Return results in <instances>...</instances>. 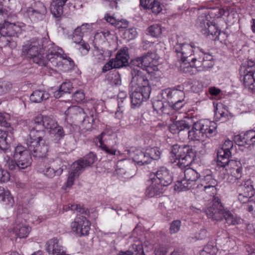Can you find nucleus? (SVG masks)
<instances>
[{
    "mask_svg": "<svg viewBox=\"0 0 255 255\" xmlns=\"http://www.w3.org/2000/svg\"><path fill=\"white\" fill-rule=\"evenodd\" d=\"M29 127V129H34L37 131L44 132L42 129L44 128L58 139L63 138L65 135L63 128L59 126L55 120L50 116L38 115L30 123Z\"/></svg>",
    "mask_w": 255,
    "mask_h": 255,
    "instance_id": "f257e3e1",
    "label": "nucleus"
},
{
    "mask_svg": "<svg viewBox=\"0 0 255 255\" xmlns=\"http://www.w3.org/2000/svg\"><path fill=\"white\" fill-rule=\"evenodd\" d=\"M216 133V123L208 120H202L194 123L188 131L189 139L193 141L204 140L207 137L215 135Z\"/></svg>",
    "mask_w": 255,
    "mask_h": 255,
    "instance_id": "f03ea898",
    "label": "nucleus"
},
{
    "mask_svg": "<svg viewBox=\"0 0 255 255\" xmlns=\"http://www.w3.org/2000/svg\"><path fill=\"white\" fill-rule=\"evenodd\" d=\"M44 135L43 131H37L34 129H29V137L26 143L29 151L35 157H45L48 152V146L43 139Z\"/></svg>",
    "mask_w": 255,
    "mask_h": 255,
    "instance_id": "7ed1b4c3",
    "label": "nucleus"
},
{
    "mask_svg": "<svg viewBox=\"0 0 255 255\" xmlns=\"http://www.w3.org/2000/svg\"><path fill=\"white\" fill-rule=\"evenodd\" d=\"M22 53L40 66H45L43 42L41 39L33 38L28 41L22 48Z\"/></svg>",
    "mask_w": 255,
    "mask_h": 255,
    "instance_id": "20e7f679",
    "label": "nucleus"
},
{
    "mask_svg": "<svg viewBox=\"0 0 255 255\" xmlns=\"http://www.w3.org/2000/svg\"><path fill=\"white\" fill-rule=\"evenodd\" d=\"M195 47L192 43H177L174 47V51L176 53L178 59L181 61L180 67L184 72H189V68L192 66L189 65L191 62V58L196 53Z\"/></svg>",
    "mask_w": 255,
    "mask_h": 255,
    "instance_id": "39448f33",
    "label": "nucleus"
},
{
    "mask_svg": "<svg viewBox=\"0 0 255 255\" xmlns=\"http://www.w3.org/2000/svg\"><path fill=\"white\" fill-rule=\"evenodd\" d=\"M158 55L155 53L148 52L140 57H137L132 61L134 65L146 70L152 73L158 70L157 67Z\"/></svg>",
    "mask_w": 255,
    "mask_h": 255,
    "instance_id": "423d86ee",
    "label": "nucleus"
},
{
    "mask_svg": "<svg viewBox=\"0 0 255 255\" xmlns=\"http://www.w3.org/2000/svg\"><path fill=\"white\" fill-rule=\"evenodd\" d=\"M200 174L196 170L187 168L184 171V178L177 182L176 188L181 191L195 189Z\"/></svg>",
    "mask_w": 255,
    "mask_h": 255,
    "instance_id": "0eeeda50",
    "label": "nucleus"
},
{
    "mask_svg": "<svg viewBox=\"0 0 255 255\" xmlns=\"http://www.w3.org/2000/svg\"><path fill=\"white\" fill-rule=\"evenodd\" d=\"M217 180L211 174L202 176L198 181L196 189L198 191L208 194L211 197H214L217 194Z\"/></svg>",
    "mask_w": 255,
    "mask_h": 255,
    "instance_id": "6e6552de",
    "label": "nucleus"
},
{
    "mask_svg": "<svg viewBox=\"0 0 255 255\" xmlns=\"http://www.w3.org/2000/svg\"><path fill=\"white\" fill-rule=\"evenodd\" d=\"M97 138L100 143L99 147L102 150L111 155L116 154L117 149L115 146L118 143L117 135L116 133L109 134L103 131Z\"/></svg>",
    "mask_w": 255,
    "mask_h": 255,
    "instance_id": "1a4fd4ad",
    "label": "nucleus"
},
{
    "mask_svg": "<svg viewBox=\"0 0 255 255\" xmlns=\"http://www.w3.org/2000/svg\"><path fill=\"white\" fill-rule=\"evenodd\" d=\"M241 75L244 77L243 83L246 88L251 90L255 87V63L248 61L241 66Z\"/></svg>",
    "mask_w": 255,
    "mask_h": 255,
    "instance_id": "9d476101",
    "label": "nucleus"
},
{
    "mask_svg": "<svg viewBox=\"0 0 255 255\" xmlns=\"http://www.w3.org/2000/svg\"><path fill=\"white\" fill-rule=\"evenodd\" d=\"M196 53L191 58V62L189 65L192 67L210 68L213 66V56L208 53H205L199 48H195Z\"/></svg>",
    "mask_w": 255,
    "mask_h": 255,
    "instance_id": "9b49d317",
    "label": "nucleus"
},
{
    "mask_svg": "<svg viewBox=\"0 0 255 255\" xmlns=\"http://www.w3.org/2000/svg\"><path fill=\"white\" fill-rule=\"evenodd\" d=\"M13 158L16 166L22 169L30 166L32 163L30 151L22 145H17L15 148Z\"/></svg>",
    "mask_w": 255,
    "mask_h": 255,
    "instance_id": "f8f14e48",
    "label": "nucleus"
},
{
    "mask_svg": "<svg viewBox=\"0 0 255 255\" xmlns=\"http://www.w3.org/2000/svg\"><path fill=\"white\" fill-rule=\"evenodd\" d=\"M132 75L131 86L132 88L134 90L150 93L151 88L145 73L139 70H134Z\"/></svg>",
    "mask_w": 255,
    "mask_h": 255,
    "instance_id": "ddd939ff",
    "label": "nucleus"
},
{
    "mask_svg": "<svg viewBox=\"0 0 255 255\" xmlns=\"http://www.w3.org/2000/svg\"><path fill=\"white\" fill-rule=\"evenodd\" d=\"M22 11L31 18L41 19L46 13V8L40 1H33L22 8Z\"/></svg>",
    "mask_w": 255,
    "mask_h": 255,
    "instance_id": "4468645a",
    "label": "nucleus"
},
{
    "mask_svg": "<svg viewBox=\"0 0 255 255\" xmlns=\"http://www.w3.org/2000/svg\"><path fill=\"white\" fill-rule=\"evenodd\" d=\"M90 227V222L82 215H77L71 223V230L79 236L88 235Z\"/></svg>",
    "mask_w": 255,
    "mask_h": 255,
    "instance_id": "2eb2a0df",
    "label": "nucleus"
},
{
    "mask_svg": "<svg viewBox=\"0 0 255 255\" xmlns=\"http://www.w3.org/2000/svg\"><path fill=\"white\" fill-rule=\"evenodd\" d=\"M166 95L167 99L172 105V107L176 110H180L183 106V102L185 99V93L182 90L177 89H167L163 93Z\"/></svg>",
    "mask_w": 255,
    "mask_h": 255,
    "instance_id": "dca6fc26",
    "label": "nucleus"
},
{
    "mask_svg": "<svg viewBox=\"0 0 255 255\" xmlns=\"http://www.w3.org/2000/svg\"><path fill=\"white\" fill-rule=\"evenodd\" d=\"M211 16L203 14L198 18V27L202 33L207 36L212 35L217 37L219 33L217 26L210 21Z\"/></svg>",
    "mask_w": 255,
    "mask_h": 255,
    "instance_id": "f3484780",
    "label": "nucleus"
},
{
    "mask_svg": "<svg viewBox=\"0 0 255 255\" xmlns=\"http://www.w3.org/2000/svg\"><path fill=\"white\" fill-rule=\"evenodd\" d=\"M234 143L230 140H226L217 152V165L225 167L231 156L232 150L233 149Z\"/></svg>",
    "mask_w": 255,
    "mask_h": 255,
    "instance_id": "a211bd4d",
    "label": "nucleus"
},
{
    "mask_svg": "<svg viewBox=\"0 0 255 255\" xmlns=\"http://www.w3.org/2000/svg\"><path fill=\"white\" fill-rule=\"evenodd\" d=\"M225 211L220 199L218 197H214L211 205L206 209L205 212L209 218L220 221L223 219Z\"/></svg>",
    "mask_w": 255,
    "mask_h": 255,
    "instance_id": "6ab92c4d",
    "label": "nucleus"
},
{
    "mask_svg": "<svg viewBox=\"0 0 255 255\" xmlns=\"http://www.w3.org/2000/svg\"><path fill=\"white\" fill-rule=\"evenodd\" d=\"M25 26L23 22L10 23L4 20L0 24V34L3 36H15Z\"/></svg>",
    "mask_w": 255,
    "mask_h": 255,
    "instance_id": "aec40b11",
    "label": "nucleus"
},
{
    "mask_svg": "<svg viewBox=\"0 0 255 255\" xmlns=\"http://www.w3.org/2000/svg\"><path fill=\"white\" fill-rule=\"evenodd\" d=\"M64 54L63 50L55 45H51L47 50L46 58L48 60L47 65L55 67H60L62 65V58Z\"/></svg>",
    "mask_w": 255,
    "mask_h": 255,
    "instance_id": "412c9836",
    "label": "nucleus"
},
{
    "mask_svg": "<svg viewBox=\"0 0 255 255\" xmlns=\"http://www.w3.org/2000/svg\"><path fill=\"white\" fill-rule=\"evenodd\" d=\"M133 166V164L129 160L119 161L116 169V173L120 177L126 179L131 178L134 174V172L131 170V167Z\"/></svg>",
    "mask_w": 255,
    "mask_h": 255,
    "instance_id": "4be33fe9",
    "label": "nucleus"
},
{
    "mask_svg": "<svg viewBox=\"0 0 255 255\" xmlns=\"http://www.w3.org/2000/svg\"><path fill=\"white\" fill-rule=\"evenodd\" d=\"M235 140L239 146L250 147L255 143V130H250L241 133L235 137Z\"/></svg>",
    "mask_w": 255,
    "mask_h": 255,
    "instance_id": "5701e85b",
    "label": "nucleus"
},
{
    "mask_svg": "<svg viewBox=\"0 0 255 255\" xmlns=\"http://www.w3.org/2000/svg\"><path fill=\"white\" fill-rule=\"evenodd\" d=\"M155 177L152 178L153 180L158 181L159 185L162 187L167 186L172 181V176L170 171L164 167H160L154 173Z\"/></svg>",
    "mask_w": 255,
    "mask_h": 255,
    "instance_id": "b1692460",
    "label": "nucleus"
},
{
    "mask_svg": "<svg viewBox=\"0 0 255 255\" xmlns=\"http://www.w3.org/2000/svg\"><path fill=\"white\" fill-rule=\"evenodd\" d=\"M195 149L194 147L189 145H179L178 144L173 145L171 148L170 157L172 162H176V160L183 157L184 155L188 154L190 151Z\"/></svg>",
    "mask_w": 255,
    "mask_h": 255,
    "instance_id": "393cba45",
    "label": "nucleus"
},
{
    "mask_svg": "<svg viewBox=\"0 0 255 255\" xmlns=\"http://www.w3.org/2000/svg\"><path fill=\"white\" fill-rule=\"evenodd\" d=\"M226 170L235 180L240 179L243 174V167L240 161L237 160H230L226 164Z\"/></svg>",
    "mask_w": 255,
    "mask_h": 255,
    "instance_id": "a878e982",
    "label": "nucleus"
},
{
    "mask_svg": "<svg viewBox=\"0 0 255 255\" xmlns=\"http://www.w3.org/2000/svg\"><path fill=\"white\" fill-rule=\"evenodd\" d=\"M150 94L133 89L130 95L131 108L139 107L144 101L149 98Z\"/></svg>",
    "mask_w": 255,
    "mask_h": 255,
    "instance_id": "bb28decb",
    "label": "nucleus"
},
{
    "mask_svg": "<svg viewBox=\"0 0 255 255\" xmlns=\"http://www.w3.org/2000/svg\"><path fill=\"white\" fill-rule=\"evenodd\" d=\"M128 154L133 160L138 165H143L150 163V158L148 157L146 151L143 152L139 149H130Z\"/></svg>",
    "mask_w": 255,
    "mask_h": 255,
    "instance_id": "cd10ccee",
    "label": "nucleus"
},
{
    "mask_svg": "<svg viewBox=\"0 0 255 255\" xmlns=\"http://www.w3.org/2000/svg\"><path fill=\"white\" fill-rule=\"evenodd\" d=\"M255 180V177H254L253 179L249 178L243 181L238 186V193H243V194L252 197L255 193L254 185L253 184Z\"/></svg>",
    "mask_w": 255,
    "mask_h": 255,
    "instance_id": "c85d7f7f",
    "label": "nucleus"
},
{
    "mask_svg": "<svg viewBox=\"0 0 255 255\" xmlns=\"http://www.w3.org/2000/svg\"><path fill=\"white\" fill-rule=\"evenodd\" d=\"M93 23H85L78 26L73 32V39L74 42H79L83 36L90 32L92 29Z\"/></svg>",
    "mask_w": 255,
    "mask_h": 255,
    "instance_id": "c756f323",
    "label": "nucleus"
},
{
    "mask_svg": "<svg viewBox=\"0 0 255 255\" xmlns=\"http://www.w3.org/2000/svg\"><path fill=\"white\" fill-rule=\"evenodd\" d=\"M46 250L50 255H66L62 246L59 245L58 240L53 238L46 243Z\"/></svg>",
    "mask_w": 255,
    "mask_h": 255,
    "instance_id": "7c9ffc66",
    "label": "nucleus"
},
{
    "mask_svg": "<svg viewBox=\"0 0 255 255\" xmlns=\"http://www.w3.org/2000/svg\"><path fill=\"white\" fill-rule=\"evenodd\" d=\"M128 59V49L127 47H124L118 52L116 58L113 59L117 67L120 68L127 65Z\"/></svg>",
    "mask_w": 255,
    "mask_h": 255,
    "instance_id": "2f4dec72",
    "label": "nucleus"
},
{
    "mask_svg": "<svg viewBox=\"0 0 255 255\" xmlns=\"http://www.w3.org/2000/svg\"><path fill=\"white\" fill-rule=\"evenodd\" d=\"M140 5L144 9H150L155 14H158L162 10L160 2L157 0H140Z\"/></svg>",
    "mask_w": 255,
    "mask_h": 255,
    "instance_id": "473e14b6",
    "label": "nucleus"
},
{
    "mask_svg": "<svg viewBox=\"0 0 255 255\" xmlns=\"http://www.w3.org/2000/svg\"><path fill=\"white\" fill-rule=\"evenodd\" d=\"M96 160V155L93 152H90L85 156L83 159L78 160L74 162V167L80 168L82 171L85 167L93 164Z\"/></svg>",
    "mask_w": 255,
    "mask_h": 255,
    "instance_id": "72a5a7b5",
    "label": "nucleus"
},
{
    "mask_svg": "<svg viewBox=\"0 0 255 255\" xmlns=\"http://www.w3.org/2000/svg\"><path fill=\"white\" fill-rule=\"evenodd\" d=\"M65 115L67 119L79 120L85 117V113L83 109L81 107L73 106L68 108L65 112Z\"/></svg>",
    "mask_w": 255,
    "mask_h": 255,
    "instance_id": "f704fd0d",
    "label": "nucleus"
},
{
    "mask_svg": "<svg viewBox=\"0 0 255 255\" xmlns=\"http://www.w3.org/2000/svg\"><path fill=\"white\" fill-rule=\"evenodd\" d=\"M68 0H52L50 11L55 17H59L63 12V7Z\"/></svg>",
    "mask_w": 255,
    "mask_h": 255,
    "instance_id": "c9c22d12",
    "label": "nucleus"
},
{
    "mask_svg": "<svg viewBox=\"0 0 255 255\" xmlns=\"http://www.w3.org/2000/svg\"><path fill=\"white\" fill-rule=\"evenodd\" d=\"M196 154V151L195 149L190 152L189 151L188 154L176 160V164L181 169L186 168L193 162Z\"/></svg>",
    "mask_w": 255,
    "mask_h": 255,
    "instance_id": "e433bc0d",
    "label": "nucleus"
},
{
    "mask_svg": "<svg viewBox=\"0 0 255 255\" xmlns=\"http://www.w3.org/2000/svg\"><path fill=\"white\" fill-rule=\"evenodd\" d=\"M0 203L7 208L12 207L14 203L13 198L9 191L4 188L0 193Z\"/></svg>",
    "mask_w": 255,
    "mask_h": 255,
    "instance_id": "4c0bfd02",
    "label": "nucleus"
},
{
    "mask_svg": "<svg viewBox=\"0 0 255 255\" xmlns=\"http://www.w3.org/2000/svg\"><path fill=\"white\" fill-rule=\"evenodd\" d=\"M153 108L159 115L169 114L171 107L167 103H163L162 101L157 100L153 103Z\"/></svg>",
    "mask_w": 255,
    "mask_h": 255,
    "instance_id": "58836bf2",
    "label": "nucleus"
},
{
    "mask_svg": "<svg viewBox=\"0 0 255 255\" xmlns=\"http://www.w3.org/2000/svg\"><path fill=\"white\" fill-rule=\"evenodd\" d=\"M162 190L163 187L158 184V181L151 179V184L147 188L146 194L149 197H152L159 195L162 192Z\"/></svg>",
    "mask_w": 255,
    "mask_h": 255,
    "instance_id": "ea45409f",
    "label": "nucleus"
},
{
    "mask_svg": "<svg viewBox=\"0 0 255 255\" xmlns=\"http://www.w3.org/2000/svg\"><path fill=\"white\" fill-rule=\"evenodd\" d=\"M49 94L46 91L36 90L30 96V100L33 103H40L48 99Z\"/></svg>",
    "mask_w": 255,
    "mask_h": 255,
    "instance_id": "a19ab883",
    "label": "nucleus"
},
{
    "mask_svg": "<svg viewBox=\"0 0 255 255\" xmlns=\"http://www.w3.org/2000/svg\"><path fill=\"white\" fill-rule=\"evenodd\" d=\"M230 113L226 106L222 103H218L215 107V116L217 119L226 118Z\"/></svg>",
    "mask_w": 255,
    "mask_h": 255,
    "instance_id": "79ce46f5",
    "label": "nucleus"
},
{
    "mask_svg": "<svg viewBox=\"0 0 255 255\" xmlns=\"http://www.w3.org/2000/svg\"><path fill=\"white\" fill-rule=\"evenodd\" d=\"M223 219H225L226 223L229 225H238L243 222V220L241 218L234 215L230 211L226 210L224 213Z\"/></svg>",
    "mask_w": 255,
    "mask_h": 255,
    "instance_id": "37998d69",
    "label": "nucleus"
},
{
    "mask_svg": "<svg viewBox=\"0 0 255 255\" xmlns=\"http://www.w3.org/2000/svg\"><path fill=\"white\" fill-rule=\"evenodd\" d=\"M30 231V228L28 226L21 224L17 225L14 227L13 232L15 235L19 238H24L27 237Z\"/></svg>",
    "mask_w": 255,
    "mask_h": 255,
    "instance_id": "c03bdc74",
    "label": "nucleus"
},
{
    "mask_svg": "<svg viewBox=\"0 0 255 255\" xmlns=\"http://www.w3.org/2000/svg\"><path fill=\"white\" fill-rule=\"evenodd\" d=\"M82 171L79 168L74 167V163L72 165L71 171L69 173L66 186L67 187H71L76 178H77Z\"/></svg>",
    "mask_w": 255,
    "mask_h": 255,
    "instance_id": "a18cd8bd",
    "label": "nucleus"
},
{
    "mask_svg": "<svg viewBox=\"0 0 255 255\" xmlns=\"http://www.w3.org/2000/svg\"><path fill=\"white\" fill-rule=\"evenodd\" d=\"M40 172H43L46 176L49 178H53L55 176H60L63 171V168L61 167L56 169L51 167H45L44 169H40Z\"/></svg>",
    "mask_w": 255,
    "mask_h": 255,
    "instance_id": "49530a36",
    "label": "nucleus"
},
{
    "mask_svg": "<svg viewBox=\"0 0 255 255\" xmlns=\"http://www.w3.org/2000/svg\"><path fill=\"white\" fill-rule=\"evenodd\" d=\"M74 66L73 60L64 53L62 58V65L60 67L64 71L72 69Z\"/></svg>",
    "mask_w": 255,
    "mask_h": 255,
    "instance_id": "de8ad7c7",
    "label": "nucleus"
},
{
    "mask_svg": "<svg viewBox=\"0 0 255 255\" xmlns=\"http://www.w3.org/2000/svg\"><path fill=\"white\" fill-rule=\"evenodd\" d=\"M146 154L150 158V162L152 160H158L160 158L161 152L158 147H154L146 149Z\"/></svg>",
    "mask_w": 255,
    "mask_h": 255,
    "instance_id": "09e8293b",
    "label": "nucleus"
},
{
    "mask_svg": "<svg viewBox=\"0 0 255 255\" xmlns=\"http://www.w3.org/2000/svg\"><path fill=\"white\" fill-rule=\"evenodd\" d=\"M93 60L97 63H100L105 60L104 51L99 49L97 47H95L93 50Z\"/></svg>",
    "mask_w": 255,
    "mask_h": 255,
    "instance_id": "8fccbe9b",
    "label": "nucleus"
},
{
    "mask_svg": "<svg viewBox=\"0 0 255 255\" xmlns=\"http://www.w3.org/2000/svg\"><path fill=\"white\" fill-rule=\"evenodd\" d=\"M7 136V132L0 129V149L4 151H6L9 147Z\"/></svg>",
    "mask_w": 255,
    "mask_h": 255,
    "instance_id": "3c124183",
    "label": "nucleus"
},
{
    "mask_svg": "<svg viewBox=\"0 0 255 255\" xmlns=\"http://www.w3.org/2000/svg\"><path fill=\"white\" fill-rule=\"evenodd\" d=\"M109 35L110 32L108 31L97 32L94 36V42L96 44L102 43Z\"/></svg>",
    "mask_w": 255,
    "mask_h": 255,
    "instance_id": "603ef678",
    "label": "nucleus"
},
{
    "mask_svg": "<svg viewBox=\"0 0 255 255\" xmlns=\"http://www.w3.org/2000/svg\"><path fill=\"white\" fill-rule=\"evenodd\" d=\"M218 244L225 250H228L232 247L233 245V241L231 240L229 238L226 237L224 238H219L217 240Z\"/></svg>",
    "mask_w": 255,
    "mask_h": 255,
    "instance_id": "864d4df0",
    "label": "nucleus"
},
{
    "mask_svg": "<svg viewBox=\"0 0 255 255\" xmlns=\"http://www.w3.org/2000/svg\"><path fill=\"white\" fill-rule=\"evenodd\" d=\"M148 33L153 37H158L162 33L161 27L158 24H153L147 29Z\"/></svg>",
    "mask_w": 255,
    "mask_h": 255,
    "instance_id": "5fc2aeb1",
    "label": "nucleus"
},
{
    "mask_svg": "<svg viewBox=\"0 0 255 255\" xmlns=\"http://www.w3.org/2000/svg\"><path fill=\"white\" fill-rule=\"evenodd\" d=\"M137 35L135 28L132 27L126 29L124 33V38L128 40L134 39Z\"/></svg>",
    "mask_w": 255,
    "mask_h": 255,
    "instance_id": "6e6d98bb",
    "label": "nucleus"
},
{
    "mask_svg": "<svg viewBox=\"0 0 255 255\" xmlns=\"http://www.w3.org/2000/svg\"><path fill=\"white\" fill-rule=\"evenodd\" d=\"M181 226V222L180 220H176L172 221L170 223L169 233L170 234H176L180 231Z\"/></svg>",
    "mask_w": 255,
    "mask_h": 255,
    "instance_id": "4d7b16f0",
    "label": "nucleus"
},
{
    "mask_svg": "<svg viewBox=\"0 0 255 255\" xmlns=\"http://www.w3.org/2000/svg\"><path fill=\"white\" fill-rule=\"evenodd\" d=\"M105 19L107 22L119 28L122 26L121 20L116 19L115 17L111 16L109 14H106L105 15Z\"/></svg>",
    "mask_w": 255,
    "mask_h": 255,
    "instance_id": "13d9d810",
    "label": "nucleus"
},
{
    "mask_svg": "<svg viewBox=\"0 0 255 255\" xmlns=\"http://www.w3.org/2000/svg\"><path fill=\"white\" fill-rule=\"evenodd\" d=\"M204 248L210 255H216L218 252V248L216 246V244L213 242H210L207 244Z\"/></svg>",
    "mask_w": 255,
    "mask_h": 255,
    "instance_id": "bf43d9fd",
    "label": "nucleus"
},
{
    "mask_svg": "<svg viewBox=\"0 0 255 255\" xmlns=\"http://www.w3.org/2000/svg\"><path fill=\"white\" fill-rule=\"evenodd\" d=\"M82 123L83 126L87 130L91 129L92 128L94 119L92 116L87 117L85 115L84 118H82Z\"/></svg>",
    "mask_w": 255,
    "mask_h": 255,
    "instance_id": "052dcab7",
    "label": "nucleus"
},
{
    "mask_svg": "<svg viewBox=\"0 0 255 255\" xmlns=\"http://www.w3.org/2000/svg\"><path fill=\"white\" fill-rule=\"evenodd\" d=\"M11 88V84L8 82H0V96L8 92Z\"/></svg>",
    "mask_w": 255,
    "mask_h": 255,
    "instance_id": "680f3d73",
    "label": "nucleus"
},
{
    "mask_svg": "<svg viewBox=\"0 0 255 255\" xmlns=\"http://www.w3.org/2000/svg\"><path fill=\"white\" fill-rule=\"evenodd\" d=\"M10 174L8 171L2 169L1 167L0 170V183H5L10 179Z\"/></svg>",
    "mask_w": 255,
    "mask_h": 255,
    "instance_id": "e2e57ef3",
    "label": "nucleus"
},
{
    "mask_svg": "<svg viewBox=\"0 0 255 255\" xmlns=\"http://www.w3.org/2000/svg\"><path fill=\"white\" fill-rule=\"evenodd\" d=\"M78 44V49L82 53L84 54L87 53L90 49V46L88 43H85L83 40H81L79 42H75Z\"/></svg>",
    "mask_w": 255,
    "mask_h": 255,
    "instance_id": "0e129e2a",
    "label": "nucleus"
},
{
    "mask_svg": "<svg viewBox=\"0 0 255 255\" xmlns=\"http://www.w3.org/2000/svg\"><path fill=\"white\" fill-rule=\"evenodd\" d=\"M118 107L115 113V118L118 120H121L124 117V113L125 112V107L122 104L118 102Z\"/></svg>",
    "mask_w": 255,
    "mask_h": 255,
    "instance_id": "69168bd1",
    "label": "nucleus"
},
{
    "mask_svg": "<svg viewBox=\"0 0 255 255\" xmlns=\"http://www.w3.org/2000/svg\"><path fill=\"white\" fill-rule=\"evenodd\" d=\"M113 68H118L117 67L116 64L113 59L106 63L102 68V72L105 73Z\"/></svg>",
    "mask_w": 255,
    "mask_h": 255,
    "instance_id": "338daca9",
    "label": "nucleus"
},
{
    "mask_svg": "<svg viewBox=\"0 0 255 255\" xmlns=\"http://www.w3.org/2000/svg\"><path fill=\"white\" fill-rule=\"evenodd\" d=\"M174 124L179 131H182L185 129H188L189 128V125L184 121H176Z\"/></svg>",
    "mask_w": 255,
    "mask_h": 255,
    "instance_id": "774afa93",
    "label": "nucleus"
}]
</instances>
